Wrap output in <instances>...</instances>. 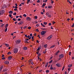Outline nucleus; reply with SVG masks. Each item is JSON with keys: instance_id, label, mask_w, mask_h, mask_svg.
I'll use <instances>...</instances> for the list:
<instances>
[{"instance_id": "obj_5", "label": "nucleus", "mask_w": 74, "mask_h": 74, "mask_svg": "<svg viewBox=\"0 0 74 74\" xmlns=\"http://www.w3.org/2000/svg\"><path fill=\"white\" fill-rule=\"evenodd\" d=\"M63 56H64L63 54H60V55L59 57L60 58H59V60H60V59H62V58H63Z\"/></svg>"}, {"instance_id": "obj_4", "label": "nucleus", "mask_w": 74, "mask_h": 74, "mask_svg": "<svg viewBox=\"0 0 74 74\" xmlns=\"http://www.w3.org/2000/svg\"><path fill=\"white\" fill-rule=\"evenodd\" d=\"M52 38V35H51L47 38V39L49 40H51Z\"/></svg>"}, {"instance_id": "obj_45", "label": "nucleus", "mask_w": 74, "mask_h": 74, "mask_svg": "<svg viewBox=\"0 0 74 74\" xmlns=\"http://www.w3.org/2000/svg\"><path fill=\"white\" fill-rule=\"evenodd\" d=\"M2 59H3V60H4V59H5V58L4 57H3V58H2Z\"/></svg>"}, {"instance_id": "obj_60", "label": "nucleus", "mask_w": 74, "mask_h": 74, "mask_svg": "<svg viewBox=\"0 0 74 74\" xmlns=\"http://www.w3.org/2000/svg\"><path fill=\"white\" fill-rule=\"evenodd\" d=\"M51 3H52V4H53V1H52V0H51Z\"/></svg>"}, {"instance_id": "obj_27", "label": "nucleus", "mask_w": 74, "mask_h": 74, "mask_svg": "<svg viewBox=\"0 0 74 74\" xmlns=\"http://www.w3.org/2000/svg\"><path fill=\"white\" fill-rule=\"evenodd\" d=\"M52 8V6H48V8Z\"/></svg>"}, {"instance_id": "obj_46", "label": "nucleus", "mask_w": 74, "mask_h": 74, "mask_svg": "<svg viewBox=\"0 0 74 74\" xmlns=\"http://www.w3.org/2000/svg\"><path fill=\"white\" fill-rule=\"evenodd\" d=\"M64 66L62 68V71H63V70H64Z\"/></svg>"}, {"instance_id": "obj_38", "label": "nucleus", "mask_w": 74, "mask_h": 74, "mask_svg": "<svg viewBox=\"0 0 74 74\" xmlns=\"http://www.w3.org/2000/svg\"><path fill=\"white\" fill-rule=\"evenodd\" d=\"M52 23L53 24H54V23H56V22H55L54 21H53Z\"/></svg>"}, {"instance_id": "obj_51", "label": "nucleus", "mask_w": 74, "mask_h": 74, "mask_svg": "<svg viewBox=\"0 0 74 74\" xmlns=\"http://www.w3.org/2000/svg\"><path fill=\"white\" fill-rule=\"evenodd\" d=\"M29 40V39H25V40L26 41H28Z\"/></svg>"}, {"instance_id": "obj_55", "label": "nucleus", "mask_w": 74, "mask_h": 74, "mask_svg": "<svg viewBox=\"0 0 74 74\" xmlns=\"http://www.w3.org/2000/svg\"><path fill=\"white\" fill-rule=\"evenodd\" d=\"M51 29H53V27H51Z\"/></svg>"}, {"instance_id": "obj_61", "label": "nucleus", "mask_w": 74, "mask_h": 74, "mask_svg": "<svg viewBox=\"0 0 74 74\" xmlns=\"http://www.w3.org/2000/svg\"><path fill=\"white\" fill-rule=\"evenodd\" d=\"M30 37H32V34H30Z\"/></svg>"}, {"instance_id": "obj_59", "label": "nucleus", "mask_w": 74, "mask_h": 74, "mask_svg": "<svg viewBox=\"0 0 74 74\" xmlns=\"http://www.w3.org/2000/svg\"><path fill=\"white\" fill-rule=\"evenodd\" d=\"M14 11H17V9H14Z\"/></svg>"}, {"instance_id": "obj_56", "label": "nucleus", "mask_w": 74, "mask_h": 74, "mask_svg": "<svg viewBox=\"0 0 74 74\" xmlns=\"http://www.w3.org/2000/svg\"><path fill=\"white\" fill-rule=\"evenodd\" d=\"M71 52H69V55H71Z\"/></svg>"}, {"instance_id": "obj_33", "label": "nucleus", "mask_w": 74, "mask_h": 74, "mask_svg": "<svg viewBox=\"0 0 74 74\" xmlns=\"http://www.w3.org/2000/svg\"><path fill=\"white\" fill-rule=\"evenodd\" d=\"M25 43H28L29 42H28L27 40H25Z\"/></svg>"}, {"instance_id": "obj_23", "label": "nucleus", "mask_w": 74, "mask_h": 74, "mask_svg": "<svg viewBox=\"0 0 74 74\" xmlns=\"http://www.w3.org/2000/svg\"><path fill=\"white\" fill-rule=\"evenodd\" d=\"M53 62V60H51L49 62V63H51Z\"/></svg>"}, {"instance_id": "obj_17", "label": "nucleus", "mask_w": 74, "mask_h": 74, "mask_svg": "<svg viewBox=\"0 0 74 74\" xmlns=\"http://www.w3.org/2000/svg\"><path fill=\"white\" fill-rule=\"evenodd\" d=\"M55 47V45H54L50 47V48H54V47Z\"/></svg>"}, {"instance_id": "obj_64", "label": "nucleus", "mask_w": 74, "mask_h": 74, "mask_svg": "<svg viewBox=\"0 0 74 74\" xmlns=\"http://www.w3.org/2000/svg\"><path fill=\"white\" fill-rule=\"evenodd\" d=\"M24 59V58L22 57V59H21V60H23Z\"/></svg>"}, {"instance_id": "obj_36", "label": "nucleus", "mask_w": 74, "mask_h": 74, "mask_svg": "<svg viewBox=\"0 0 74 74\" xmlns=\"http://www.w3.org/2000/svg\"><path fill=\"white\" fill-rule=\"evenodd\" d=\"M16 12H14V13H13V15H16Z\"/></svg>"}, {"instance_id": "obj_37", "label": "nucleus", "mask_w": 74, "mask_h": 74, "mask_svg": "<svg viewBox=\"0 0 74 74\" xmlns=\"http://www.w3.org/2000/svg\"><path fill=\"white\" fill-rule=\"evenodd\" d=\"M36 32H39V30L38 29H36Z\"/></svg>"}, {"instance_id": "obj_29", "label": "nucleus", "mask_w": 74, "mask_h": 74, "mask_svg": "<svg viewBox=\"0 0 74 74\" xmlns=\"http://www.w3.org/2000/svg\"><path fill=\"white\" fill-rule=\"evenodd\" d=\"M7 31V28H6L5 29V32H6Z\"/></svg>"}, {"instance_id": "obj_62", "label": "nucleus", "mask_w": 74, "mask_h": 74, "mask_svg": "<svg viewBox=\"0 0 74 74\" xmlns=\"http://www.w3.org/2000/svg\"><path fill=\"white\" fill-rule=\"evenodd\" d=\"M25 37H26V38H27V35L26 34L25 35Z\"/></svg>"}, {"instance_id": "obj_49", "label": "nucleus", "mask_w": 74, "mask_h": 74, "mask_svg": "<svg viewBox=\"0 0 74 74\" xmlns=\"http://www.w3.org/2000/svg\"><path fill=\"white\" fill-rule=\"evenodd\" d=\"M49 26H51V23H49Z\"/></svg>"}, {"instance_id": "obj_13", "label": "nucleus", "mask_w": 74, "mask_h": 74, "mask_svg": "<svg viewBox=\"0 0 74 74\" xmlns=\"http://www.w3.org/2000/svg\"><path fill=\"white\" fill-rule=\"evenodd\" d=\"M23 49L24 50H27V48L26 47H24L23 48Z\"/></svg>"}, {"instance_id": "obj_58", "label": "nucleus", "mask_w": 74, "mask_h": 74, "mask_svg": "<svg viewBox=\"0 0 74 74\" xmlns=\"http://www.w3.org/2000/svg\"><path fill=\"white\" fill-rule=\"evenodd\" d=\"M30 37V36L28 35L27 36V38H29Z\"/></svg>"}, {"instance_id": "obj_18", "label": "nucleus", "mask_w": 74, "mask_h": 74, "mask_svg": "<svg viewBox=\"0 0 74 74\" xmlns=\"http://www.w3.org/2000/svg\"><path fill=\"white\" fill-rule=\"evenodd\" d=\"M46 5V4L45 3H43L42 5V7H43V8H44V7Z\"/></svg>"}, {"instance_id": "obj_10", "label": "nucleus", "mask_w": 74, "mask_h": 74, "mask_svg": "<svg viewBox=\"0 0 74 74\" xmlns=\"http://www.w3.org/2000/svg\"><path fill=\"white\" fill-rule=\"evenodd\" d=\"M4 63L5 64H9V62L8 61H5V62Z\"/></svg>"}, {"instance_id": "obj_7", "label": "nucleus", "mask_w": 74, "mask_h": 74, "mask_svg": "<svg viewBox=\"0 0 74 74\" xmlns=\"http://www.w3.org/2000/svg\"><path fill=\"white\" fill-rule=\"evenodd\" d=\"M23 23V21H20L19 23H18V25H22Z\"/></svg>"}, {"instance_id": "obj_8", "label": "nucleus", "mask_w": 74, "mask_h": 74, "mask_svg": "<svg viewBox=\"0 0 74 74\" xmlns=\"http://www.w3.org/2000/svg\"><path fill=\"white\" fill-rule=\"evenodd\" d=\"M20 42L21 41L19 40H17L16 41V44H19V43H20Z\"/></svg>"}, {"instance_id": "obj_15", "label": "nucleus", "mask_w": 74, "mask_h": 74, "mask_svg": "<svg viewBox=\"0 0 74 74\" xmlns=\"http://www.w3.org/2000/svg\"><path fill=\"white\" fill-rule=\"evenodd\" d=\"M13 13V12H12V11H10L9 12V13L10 14H12Z\"/></svg>"}, {"instance_id": "obj_39", "label": "nucleus", "mask_w": 74, "mask_h": 74, "mask_svg": "<svg viewBox=\"0 0 74 74\" xmlns=\"http://www.w3.org/2000/svg\"><path fill=\"white\" fill-rule=\"evenodd\" d=\"M74 23L73 24V25L71 26V27H74Z\"/></svg>"}, {"instance_id": "obj_53", "label": "nucleus", "mask_w": 74, "mask_h": 74, "mask_svg": "<svg viewBox=\"0 0 74 74\" xmlns=\"http://www.w3.org/2000/svg\"><path fill=\"white\" fill-rule=\"evenodd\" d=\"M28 29H31V27H28Z\"/></svg>"}, {"instance_id": "obj_26", "label": "nucleus", "mask_w": 74, "mask_h": 74, "mask_svg": "<svg viewBox=\"0 0 74 74\" xmlns=\"http://www.w3.org/2000/svg\"><path fill=\"white\" fill-rule=\"evenodd\" d=\"M43 24L44 25H47V22H44L43 23Z\"/></svg>"}, {"instance_id": "obj_25", "label": "nucleus", "mask_w": 74, "mask_h": 74, "mask_svg": "<svg viewBox=\"0 0 74 74\" xmlns=\"http://www.w3.org/2000/svg\"><path fill=\"white\" fill-rule=\"evenodd\" d=\"M30 1V0H27V4H29V2Z\"/></svg>"}, {"instance_id": "obj_9", "label": "nucleus", "mask_w": 74, "mask_h": 74, "mask_svg": "<svg viewBox=\"0 0 74 74\" xmlns=\"http://www.w3.org/2000/svg\"><path fill=\"white\" fill-rule=\"evenodd\" d=\"M26 19L27 21H30L31 20V18L29 17H28L26 18Z\"/></svg>"}, {"instance_id": "obj_22", "label": "nucleus", "mask_w": 74, "mask_h": 74, "mask_svg": "<svg viewBox=\"0 0 74 74\" xmlns=\"http://www.w3.org/2000/svg\"><path fill=\"white\" fill-rule=\"evenodd\" d=\"M59 51H58L56 53V55H57L58 54V53L59 52Z\"/></svg>"}, {"instance_id": "obj_30", "label": "nucleus", "mask_w": 74, "mask_h": 74, "mask_svg": "<svg viewBox=\"0 0 74 74\" xmlns=\"http://www.w3.org/2000/svg\"><path fill=\"white\" fill-rule=\"evenodd\" d=\"M7 54L8 55H10V54H11V52H9L8 53H7Z\"/></svg>"}, {"instance_id": "obj_41", "label": "nucleus", "mask_w": 74, "mask_h": 74, "mask_svg": "<svg viewBox=\"0 0 74 74\" xmlns=\"http://www.w3.org/2000/svg\"><path fill=\"white\" fill-rule=\"evenodd\" d=\"M39 26V24H37L36 25V26L37 27H38Z\"/></svg>"}, {"instance_id": "obj_47", "label": "nucleus", "mask_w": 74, "mask_h": 74, "mask_svg": "<svg viewBox=\"0 0 74 74\" xmlns=\"http://www.w3.org/2000/svg\"><path fill=\"white\" fill-rule=\"evenodd\" d=\"M42 71V70H40L39 71V73H41Z\"/></svg>"}, {"instance_id": "obj_6", "label": "nucleus", "mask_w": 74, "mask_h": 74, "mask_svg": "<svg viewBox=\"0 0 74 74\" xmlns=\"http://www.w3.org/2000/svg\"><path fill=\"white\" fill-rule=\"evenodd\" d=\"M56 66H57V67H60V66H61V64H60L59 63H57L56 64Z\"/></svg>"}, {"instance_id": "obj_19", "label": "nucleus", "mask_w": 74, "mask_h": 74, "mask_svg": "<svg viewBox=\"0 0 74 74\" xmlns=\"http://www.w3.org/2000/svg\"><path fill=\"white\" fill-rule=\"evenodd\" d=\"M48 62H47L46 64V65L45 66V67H47V66H48Z\"/></svg>"}, {"instance_id": "obj_24", "label": "nucleus", "mask_w": 74, "mask_h": 74, "mask_svg": "<svg viewBox=\"0 0 74 74\" xmlns=\"http://www.w3.org/2000/svg\"><path fill=\"white\" fill-rule=\"evenodd\" d=\"M47 50V49H45V51H43V53H45L46 52H47V51H46Z\"/></svg>"}, {"instance_id": "obj_42", "label": "nucleus", "mask_w": 74, "mask_h": 74, "mask_svg": "<svg viewBox=\"0 0 74 74\" xmlns=\"http://www.w3.org/2000/svg\"><path fill=\"white\" fill-rule=\"evenodd\" d=\"M39 50H40V47H38L37 49V51H39Z\"/></svg>"}, {"instance_id": "obj_44", "label": "nucleus", "mask_w": 74, "mask_h": 74, "mask_svg": "<svg viewBox=\"0 0 74 74\" xmlns=\"http://www.w3.org/2000/svg\"><path fill=\"white\" fill-rule=\"evenodd\" d=\"M35 19H37V16H36L35 17Z\"/></svg>"}, {"instance_id": "obj_63", "label": "nucleus", "mask_w": 74, "mask_h": 74, "mask_svg": "<svg viewBox=\"0 0 74 74\" xmlns=\"http://www.w3.org/2000/svg\"><path fill=\"white\" fill-rule=\"evenodd\" d=\"M71 21H73L74 20V18H72L71 19Z\"/></svg>"}, {"instance_id": "obj_21", "label": "nucleus", "mask_w": 74, "mask_h": 74, "mask_svg": "<svg viewBox=\"0 0 74 74\" xmlns=\"http://www.w3.org/2000/svg\"><path fill=\"white\" fill-rule=\"evenodd\" d=\"M53 69V67H52V65H51L50 67V69L52 70Z\"/></svg>"}, {"instance_id": "obj_57", "label": "nucleus", "mask_w": 74, "mask_h": 74, "mask_svg": "<svg viewBox=\"0 0 74 74\" xmlns=\"http://www.w3.org/2000/svg\"><path fill=\"white\" fill-rule=\"evenodd\" d=\"M32 60L30 59V60H29V62H32Z\"/></svg>"}, {"instance_id": "obj_11", "label": "nucleus", "mask_w": 74, "mask_h": 74, "mask_svg": "<svg viewBox=\"0 0 74 74\" xmlns=\"http://www.w3.org/2000/svg\"><path fill=\"white\" fill-rule=\"evenodd\" d=\"M12 59V56H10L8 58V60H11Z\"/></svg>"}, {"instance_id": "obj_12", "label": "nucleus", "mask_w": 74, "mask_h": 74, "mask_svg": "<svg viewBox=\"0 0 74 74\" xmlns=\"http://www.w3.org/2000/svg\"><path fill=\"white\" fill-rule=\"evenodd\" d=\"M3 68V66H1L0 68V72L1 71V70H2Z\"/></svg>"}, {"instance_id": "obj_32", "label": "nucleus", "mask_w": 74, "mask_h": 74, "mask_svg": "<svg viewBox=\"0 0 74 74\" xmlns=\"http://www.w3.org/2000/svg\"><path fill=\"white\" fill-rule=\"evenodd\" d=\"M49 70H47L46 71V73H49Z\"/></svg>"}, {"instance_id": "obj_40", "label": "nucleus", "mask_w": 74, "mask_h": 74, "mask_svg": "<svg viewBox=\"0 0 74 74\" xmlns=\"http://www.w3.org/2000/svg\"><path fill=\"white\" fill-rule=\"evenodd\" d=\"M13 21H16V20L15 19V18H13Z\"/></svg>"}, {"instance_id": "obj_50", "label": "nucleus", "mask_w": 74, "mask_h": 74, "mask_svg": "<svg viewBox=\"0 0 74 74\" xmlns=\"http://www.w3.org/2000/svg\"><path fill=\"white\" fill-rule=\"evenodd\" d=\"M68 70L69 71H70V68H69L68 69Z\"/></svg>"}, {"instance_id": "obj_14", "label": "nucleus", "mask_w": 74, "mask_h": 74, "mask_svg": "<svg viewBox=\"0 0 74 74\" xmlns=\"http://www.w3.org/2000/svg\"><path fill=\"white\" fill-rule=\"evenodd\" d=\"M72 65H73L72 64H69L68 65V67L69 68H71V66H72Z\"/></svg>"}, {"instance_id": "obj_1", "label": "nucleus", "mask_w": 74, "mask_h": 74, "mask_svg": "<svg viewBox=\"0 0 74 74\" xmlns=\"http://www.w3.org/2000/svg\"><path fill=\"white\" fill-rule=\"evenodd\" d=\"M18 51V49L17 48H15L14 49V52L15 53H16Z\"/></svg>"}, {"instance_id": "obj_43", "label": "nucleus", "mask_w": 74, "mask_h": 74, "mask_svg": "<svg viewBox=\"0 0 74 74\" xmlns=\"http://www.w3.org/2000/svg\"><path fill=\"white\" fill-rule=\"evenodd\" d=\"M21 20V18H18V21H20Z\"/></svg>"}, {"instance_id": "obj_3", "label": "nucleus", "mask_w": 74, "mask_h": 74, "mask_svg": "<svg viewBox=\"0 0 74 74\" xmlns=\"http://www.w3.org/2000/svg\"><path fill=\"white\" fill-rule=\"evenodd\" d=\"M47 32V31H42L41 33V35H44L45 33Z\"/></svg>"}, {"instance_id": "obj_20", "label": "nucleus", "mask_w": 74, "mask_h": 74, "mask_svg": "<svg viewBox=\"0 0 74 74\" xmlns=\"http://www.w3.org/2000/svg\"><path fill=\"white\" fill-rule=\"evenodd\" d=\"M44 47L45 48H47V45L46 44L44 45Z\"/></svg>"}, {"instance_id": "obj_28", "label": "nucleus", "mask_w": 74, "mask_h": 74, "mask_svg": "<svg viewBox=\"0 0 74 74\" xmlns=\"http://www.w3.org/2000/svg\"><path fill=\"white\" fill-rule=\"evenodd\" d=\"M23 16H24V17H26V16H27L26 14H24L23 15Z\"/></svg>"}, {"instance_id": "obj_54", "label": "nucleus", "mask_w": 74, "mask_h": 74, "mask_svg": "<svg viewBox=\"0 0 74 74\" xmlns=\"http://www.w3.org/2000/svg\"><path fill=\"white\" fill-rule=\"evenodd\" d=\"M16 9V8H18V7H17V6H15L14 7Z\"/></svg>"}, {"instance_id": "obj_48", "label": "nucleus", "mask_w": 74, "mask_h": 74, "mask_svg": "<svg viewBox=\"0 0 74 74\" xmlns=\"http://www.w3.org/2000/svg\"><path fill=\"white\" fill-rule=\"evenodd\" d=\"M9 16H10V17H11V16H12V15L11 14H10Z\"/></svg>"}, {"instance_id": "obj_2", "label": "nucleus", "mask_w": 74, "mask_h": 74, "mask_svg": "<svg viewBox=\"0 0 74 74\" xmlns=\"http://www.w3.org/2000/svg\"><path fill=\"white\" fill-rule=\"evenodd\" d=\"M5 11L3 10H2L0 11V15H3V14L4 13Z\"/></svg>"}, {"instance_id": "obj_52", "label": "nucleus", "mask_w": 74, "mask_h": 74, "mask_svg": "<svg viewBox=\"0 0 74 74\" xmlns=\"http://www.w3.org/2000/svg\"><path fill=\"white\" fill-rule=\"evenodd\" d=\"M70 19L69 18H67V20L68 21H70Z\"/></svg>"}, {"instance_id": "obj_31", "label": "nucleus", "mask_w": 74, "mask_h": 74, "mask_svg": "<svg viewBox=\"0 0 74 74\" xmlns=\"http://www.w3.org/2000/svg\"><path fill=\"white\" fill-rule=\"evenodd\" d=\"M4 26V24H2L1 25V27H3Z\"/></svg>"}, {"instance_id": "obj_34", "label": "nucleus", "mask_w": 74, "mask_h": 74, "mask_svg": "<svg viewBox=\"0 0 74 74\" xmlns=\"http://www.w3.org/2000/svg\"><path fill=\"white\" fill-rule=\"evenodd\" d=\"M8 24H7L6 25V26L5 27H8Z\"/></svg>"}, {"instance_id": "obj_35", "label": "nucleus", "mask_w": 74, "mask_h": 74, "mask_svg": "<svg viewBox=\"0 0 74 74\" xmlns=\"http://www.w3.org/2000/svg\"><path fill=\"white\" fill-rule=\"evenodd\" d=\"M27 26H25L24 27H23V28L24 29H26V28H27Z\"/></svg>"}, {"instance_id": "obj_16", "label": "nucleus", "mask_w": 74, "mask_h": 74, "mask_svg": "<svg viewBox=\"0 0 74 74\" xmlns=\"http://www.w3.org/2000/svg\"><path fill=\"white\" fill-rule=\"evenodd\" d=\"M4 44L5 45L6 47H8L9 46V44H6V43H5Z\"/></svg>"}]
</instances>
